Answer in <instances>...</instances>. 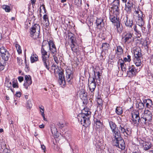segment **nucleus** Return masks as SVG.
Here are the masks:
<instances>
[{"instance_id": "27", "label": "nucleus", "mask_w": 153, "mask_h": 153, "mask_svg": "<svg viewBox=\"0 0 153 153\" xmlns=\"http://www.w3.org/2000/svg\"><path fill=\"white\" fill-rule=\"evenodd\" d=\"M142 58H143L134 57L133 59L134 62L137 67L140 66L141 65V59Z\"/></svg>"}, {"instance_id": "29", "label": "nucleus", "mask_w": 153, "mask_h": 153, "mask_svg": "<svg viewBox=\"0 0 153 153\" xmlns=\"http://www.w3.org/2000/svg\"><path fill=\"white\" fill-rule=\"evenodd\" d=\"M111 7L110 8H120V1L119 0H114L110 4Z\"/></svg>"}, {"instance_id": "57", "label": "nucleus", "mask_w": 153, "mask_h": 153, "mask_svg": "<svg viewBox=\"0 0 153 153\" xmlns=\"http://www.w3.org/2000/svg\"><path fill=\"white\" fill-rule=\"evenodd\" d=\"M120 67L121 68V69L122 71H125V72L126 71V65L125 64L122 65H120Z\"/></svg>"}, {"instance_id": "14", "label": "nucleus", "mask_w": 153, "mask_h": 153, "mask_svg": "<svg viewBox=\"0 0 153 153\" xmlns=\"http://www.w3.org/2000/svg\"><path fill=\"white\" fill-rule=\"evenodd\" d=\"M88 85L90 91L89 92V95L90 96V98H92L94 96V92L96 87L97 84L96 83L91 82L90 83L89 80H88Z\"/></svg>"}, {"instance_id": "28", "label": "nucleus", "mask_w": 153, "mask_h": 153, "mask_svg": "<svg viewBox=\"0 0 153 153\" xmlns=\"http://www.w3.org/2000/svg\"><path fill=\"white\" fill-rule=\"evenodd\" d=\"M115 26H116L117 32L120 33L122 32L123 27L119 21L115 24Z\"/></svg>"}, {"instance_id": "41", "label": "nucleus", "mask_w": 153, "mask_h": 153, "mask_svg": "<svg viewBox=\"0 0 153 153\" xmlns=\"http://www.w3.org/2000/svg\"><path fill=\"white\" fill-rule=\"evenodd\" d=\"M109 47V44L106 42H105L102 44V48L103 50H106L108 49Z\"/></svg>"}, {"instance_id": "54", "label": "nucleus", "mask_w": 153, "mask_h": 153, "mask_svg": "<svg viewBox=\"0 0 153 153\" xmlns=\"http://www.w3.org/2000/svg\"><path fill=\"white\" fill-rule=\"evenodd\" d=\"M97 105H101L102 104V100L100 98H98L97 99Z\"/></svg>"}, {"instance_id": "52", "label": "nucleus", "mask_w": 153, "mask_h": 153, "mask_svg": "<svg viewBox=\"0 0 153 153\" xmlns=\"http://www.w3.org/2000/svg\"><path fill=\"white\" fill-rule=\"evenodd\" d=\"M125 61L124 60V59H123L122 58L119 59L117 62L118 64L120 65H122L125 64L124 62Z\"/></svg>"}, {"instance_id": "48", "label": "nucleus", "mask_w": 153, "mask_h": 153, "mask_svg": "<svg viewBox=\"0 0 153 153\" xmlns=\"http://www.w3.org/2000/svg\"><path fill=\"white\" fill-rule=\"evenodd\" d=\"M74 4L77 7H80L82 5L81 0H74Z\"/></svg>"}, {"instance_id": "40", "label": "nucleus", "mask_w": 153, "mask_h": 153, "mask_svg": "<svg viewBox=\"0 0 153 153\" xmlns=\"http://www.w3.org/2000/svg\"><path fill=\"white\" fill-rule=\"evenodd\" d=\"M131 133V129L129 128H126L125 129V132L123 133L125 136H130Z\"/></svg>"}, {"instance_id": "6", "label": "nucleus", "mask_w": 153, "mask_h": 153, "mask_svg": "<svg viewBox=\"0 0 153 153\" xmlns=\"http://www.w3.org/2000/svg\"><path fill=\"white\" fill-rule=\"evenodd\" d=\"M112 144L113 146L121 149L122 150H124L125 148V144L124 141L121 137L114 138L112 140Z\"/></svg>"}, {"instance_id": "10", "label": "nucleus", "mask_w": 153, "mask_h": 153, "mask_svg": "<svg viewBox=\"0 0 153 153\" xmlns=\"http://www.w3.org/2000/svg\"><path fill=\"white\" fill-rule=\"evenodd\" d=\"M140 71V69H138L134 65H131L129 67L127 74L129 77H132L135 76Z\"/></svg>"}, {"instance_id": "56", "label": "nucleus", "mask_w": 153, "mask_h": 153, "mask_svg": "<svg viewBox=\"0 0 153 153\" xmlns=\"http://www.w3.org/2000/svg\"><path fill=\"white\" fill-rule=\"evenodd\" d=\"M42 7V8L44 10V13H46V9H45V6L44 5H43V4H42V5H41L40 6V10H39L40 13H41V12L42 9H41V8Z\"/></svg>"}, {"instance_id": "23", "label": "nucleus", "mask_w": 153, "mask_h": 153, "mask_svg": "<svg viewBox=\"0 0 153 153\" xmlns=\"http://www.w3.org/2000/svg\"><path fill=\"white\" fill-rule=\"evenodd\" d=\"M109 13L116 16H119L120 13L119 8H110L109 9Z\"/></svg>"}, {"instance_id": "18", "label": "nucleus", "mask_w": 153, "mask_h": 153, "mask_svg": "<svg viewBox=\"0 0 153 153\" xmlns=\"http://www.w3.org/2000/svg\"><path fill=\"white\" fill-rule=\"evenodd\" d=\"M128 16L126 15V17L123 19L125 25L127 27H132L133 25V20L132 19H128Z\"/></svg>"}, {"instance_id": "11", "label": "nucleus", "mask_w": 153, "mask_h": 153, "mask_svg": "<svg viewBox=\"0 0 153 153\" xmlns=\"http://www.w3.org/2000/svg\"><path fill=\"white\" fill-rule=\"evenodd\" d=\"M79 97L82 101L83 103L86 105L88 102L87 99L88 93L86 92L85 90L84 89H81L79 93Z\"/></svg>"}, {"instance_id": "59", "label": "nucleus", "mask_w": 153, "mask_h": 153, "mask_svg": "<svg viewBox=\"0 0 153 153\" xmlns=\"http://www.w3.org/2000/svg\"><path fill=\"white\" fill-rule=\"evenodd\" d=\"M97 110L99 109L100 111H101L102 109V104L98 105L97 106Z\"/></svg>"}, {"instance_id": "12", "label": "nucleus", "mask_w": 153, "mask_h": 153, "mask_svg": "<svg viewBox=\"0 0 153 153\" xmlns=\"http://www.w3.org/2000/svg\"><path fill=\"white\" fill-rule=\"evenodd\" d=\"M66 81L69 84L71 85L73 83V72L70 69L68 68L66 70Z\"/></svg>"}, {"instance_id": "46", "label": "nucleus", "mask_w": 153, "mask_h": 153, "mask_svg": "<svg viewBox=\"0 0 153 153\" xmlns=\"http://www.w3.org/2000/svg\"><path fill=\"white\" fill-rule=\"evenodd\" d=\"M12 83L13 87V88H19L17 80L13 79L12 81Z\"/></svg>"}, {"instance_id": "44", "label": "nucleus", "mask_w": 153, "mask_h": 153, "mask_svg": "<svg viewBox=\"0 0 153 153\" xmlns=\"http://www.w3.org/2000/svg\"><path fill=\"white\" fill-rule=\"evenodd\" d=\"M50 53L52 55H56L57 53V51L56 48L49 49Z\"/></svg>"}, {"instance_id": "36", "label": "nucleus", "mask_w": 153, "mask_h": 153, "mask_svg": "<svg viewBox=\"0 0 153 153\" xmlns=\"http://www.w3.org/2000/svg\"><path fill=\"white\" fill-rule=\"evenodd\" d=\"M136 107L139 110H141L144 108V105L142 102H137L136 104Z\"/></svg>"}, {"instance_id": "33", "label": "nucleus", "mask_w": 153, "mask_h": 153, "mask_svg": "<svg viewBox=\"0 0 153 153\" xmlns=\"http://www.w3.org/2000/svg\"><path fill=\"white\" fill-rule=\"evenodd\" d=\"M43 19L45 21L44 23H45V27H48L50 24L48 16L46 14L44 15L43 17Z\"/></svg>"}, {"instance_id": "60", "label": "nucleus", "mask_w": 153, "mask_h": 153, "mask_svg": "<svg viewBox=\"0 0 153 153\" xmlns=\"http://www.w3.org/2000/svg\"><path fill=\"white\" fill-rule=\"evenodd\" d=\"M10 150L7 148H4L3 150L2 153H10Z\"/></svg>"}, {"instance_id": "64", "label": "nucleus", "mask_w": 153, "mask_h": 153, "mask_svg": "<svg viewBox=\"0 0 153 153\" xmlns=\"http://www.w3.org/2000/svg\"><path fill=\"white\" fill-rule=\"evenodd\" d=\"M151 24L149 22V23H148L147 25V28H148V30L149 32V31L150 30V29H151Z\"/></svg>"}, {"instance_id": "8", "label": "nucleus", "mask_w": 153, "mask_h": 153, "mask_svg": "<svg viewBox=\"0 0 153 153\" xmlns=\"http://www.w3.org/2000/svg\"><path fill=\"white\" fill-rule=\"evenodd\" d=\"M152 112L148 110H145L144 111V115L142 117L143 120L141 122V124H144L146 125L148 122H151L152 120Z\"/></svg>"}, {"instance_id": "38", "label": "nucleus", "mask_w": 153, "mask_h": 153, "mask_svg": "<svg viewBox=\"0 0 153 153\" xmlns=\"http://www.w3.org/2000/svg\"><path fill=\"white\" fill-rule=\"evenodd\" d=\"M52 146L55 151H59L60 148L58 146L57 143L56 141L55 142L53 141Z\"/></svg>"}, {"instance_id": "3", "label": "nucleus", "mask_w": 153, "mask_h": 153, "mask_svg": "<svg viewBox=\"0 0 153 153\" xmlns=\"http://www.w3.org/2000/svg\"><path fill=\"white\" fill-rule=\"evenodd\" d=\"M40 31V27L39 25L36 23L34 24L30 29V37L34 40L39 38Z\"/></svg>"}, {"instance_id": "47", "label": "nucleus", "mask_w": 153, "mask_h": 153, "mask_svg": "<svg viewBox=\"0 0 153 153\" xmlns=\"http://www.w3.org/2000/svg\"><path fill=\"white\" fill-rule=\"evenodd\" d=\"M124 59L125 62H129L131 61V56L128 53L127 54V57H124Z\"/></svg>"}, {"instance_id": "35", "label": "nucleus", "mask_w": 153, "mask_h": 153, "mask_svg": "<svg viewBox=\"0 0 153 153\" xmlns=\"http://www.w3.org/2000/svg\"><path fill=\"white\" fill-rule=\"evenodd\" d=\"M10 55L9 52H7L5 53H4L1 56L2 59L6 61L8 60L10 57Z\"/></svg>"}, {"instance_id": "61", "label": "nucleus", "mask_w": 153, "mask_h": 153, "mask_svg": "<svg viewBox=\"0 0 153 153\" xmlns=\"http://www.w3.org/2000/svg\"><path fill=\"white\" fill-rule=\"evenodd\" d=\"M51 131L52 134L55 133L57 132L56 128L55 127L52 128H51Z\"/></svg>"}, {"instance_id": "21", "label": "nucleus", "mask_w": 153, "mask_h": 153, "mask_svg": "<svg viewBox=\"0 0 153 153\" xmlns=\"http://www.w3.org/2000/svg\"><path fill=\"white\" fill-rule=\"evenodd\" d=\"M133 3L132 2L129 1L125 4V10L126 13L129 14L131 12V9L133 8Z\"/></svg>"}, {"instance_id": "55", "label": "nucleus", "mask_w": 153, "mask_h": 153, "mask_svg": "<svg viewBox=\"0 0 153 153\" xmlns=\"http://www.w3.org/2000/svg\"><path fill=\"white\" fill-rule=\"evenodd\" d=\"M56 55H53V59L55 62L58 64L59 63V61L57 57L56 56Z\"/></svg>"}, {"instance_id": "43", "label": "nucleus", "mask_w": 153, "mask_h": 153, "mask_svg": "<svg viewBox=\"0 0 153 153\" xmlns=\"http://www.w3.org/2000/svg\"><path fill=\"white\" fill-rule=\"evenodd\" d=\"M15 46L18 54H20L21 53H22V51L20 46L18 44L16 43L15 45Z\"/></svg>"}, {"instance_id": "4", "label": "nucleus", "mask_w": 153, "mask_h": 153, "mask_svg": "<svg viewBox=\"0 0 153 153\" xmlns=\"http://www.w3.org/2000/svg\"><path fill=\"white\" fill-rule=\"evenodd\" d=\"M134 15L136 24L140 26H143L145 23L144 17L145 15L140 10H135Z\"/></svg>"}, {"instance_id": "63", "label": "nucleus", "mask_w": 153, "mask_h": 153, "mask_svg": "<svg viewBox=\"0 0 153 153\" xmlns=\"http://www.w3.org/2000/svg\"><path fill=\"white\" fill-rule=\"evenodd\" d=\"M41 148L43 150L44 152L45 153L46 150L45 146H44V145L43 144L42 145H41Z\"/></svg>"}, {"instance_id": "37", "label": "nucleus", "mask_w": 153, "mask_h": 153, "mask_svg": "<svg viewBox=\"0 0 153 153\" xmlns=\"http://www.w3.org/2000/svg\"><path fill=\"white\" fill-rule=\"evenodd\" d=\"M49 49L56 48L55 44L52 40H50L48 42Z\"/></svg>"}, {"instance_id": "2", "label": "nucleus", "mask_w": 153, "mask_h": 153, "mask_svg": "<svg viewBox=\"0 0 153 153\" xmlns=\"http://www.w3.org/2000/svg\"><path fill=\"white\" fill-rule=\"evenodd\" d=\"M45 45L42 44L41 48V54L42 61L45 67L50 71V61L49 59L50 54L48 55V52L45 50Z\"/></svg>"}, {"instance_id": "53", "label": "nucleus", "mask_w": 153, "mask_h": 153, "mask_svg": "<svg viewBox=\"0 0 153 153\" xmlns=\"http://www.w3.org/2000/svg\"><path fill=\"white\" fill-rule=\"evenodd\" d=\"M25 70L26 72L29 71L30 70V68L28 65L27 64L26 62V57L25 59Z\"/></svg>"}, {"instance_id": "15", "label": "nucleus", "mask_w": 153, "mask_h": 153, "mask_svg": "<svg viewBox=\"0 0 153 153\" xmlns=\"http://www.w3.org/2000/svg\"><path fill=\"white\" fill-rule=\"evenodd\" d=\"M25 82L23 84V85L25 88L27 89H28V87L32 83L31 77L30 75H25Z\"/></svg>"}, {"instance_id": "42", "label": "nucleus", "mask_w": 153, "mask_h": 153, "mask_svg": "<svg viewBox=\"0 0 153 153\" xmlns=\"http://www.w3.org/2000/svg\"><path fill=\"white\" fill-rule=\"evenodd\" d=\"M2 8L5 10L7 12H9L11 10L10 7L6 5H3L2 6Z\"/></svg>"}, {"instance_id": "13", "label": "nucleus", "mask_w": 153, "mask_h": 153, "mask_svg": "<svg viewBox=\"0 0 153 153\" xmlns=\"http://www.w3.org/2000/svg\"><path fill=\"white\" fill-rule=\"evenodd\" d=\"M94 121L96 124V128L97 131H102L104 130L105 126L101 122L100 118L94 117Z\"/></svg>"}, {"instance_id": "31", "label": "nucleus", "mask_w": 153, "mask_h": 153, "mask_svg": "<svg viewBox=\"0 0 153 153\" xmlns=\"http://www.w3.org/2000/svg\"><path fill=\"white\" fill-rule=\"evenodd\" d=\"M94 76L96 78V80L97 83H99L100 82V79L102 77L101 74L99 71L95 72L94 71Z\"/></svg>"}, {"instance_id": "9", "label": "nucleus", "mask_w": 153, "mask_h": 153, "mask_svg": "<svg viewBox=\"0 0 153 153\" xmlns=\"http://www.w3.org/2000/svg\"><path fill=\"white\" fill-rule=\"evenodd\" d=\"M132 122L134 124H138L139 123H141L142 120H143L142 117L140 118L139 111H134L132 113Z\"/></svg>"}, {"instance_id": "45", "label": "nucleus", "mask_w": 153, "mask_h": 153, "mask_svg": "<svg viewBox=\"0 0 153 153\" xmlns=\"http://www.w3.org/2000/svg\"><path fill=\"white\" fill-rule=\"evenodd\" d=\"M7 52H8V51L4 47H2L0 48V53L1 56L4 53H5Z\"/></svg>"}, {"instance_id": "1", "label": "nucleus", "mask_w": 153, "mask_h": 153, "mask_svg": "<svg viewBox=\"0 0 153 153\" xmlns=\"http://www.w3.org/2000/svg\"><path fill=\"white\" fill-rule=\"evenodd\" d=\"M91 112L89 109L86 107L82 110L81 113L77 116L78 120L81 124L85 127L89 126L91 123L90 118L91 117Z\"/></svg>"}, {"instance_id": "30", "label": "nucleus", "mask_w": 153, "mask_h": 153, "mask_svg": "<svg viewBox=\"0 0 153 153\" xmlns=\"http://www.w3.org/2000/svg\"><path fill=\"white\" fill-rule=\"evenodd\" d=\"M112 133L114 138L117 137V138L118 137H121V135L118 128V126Z\"/></svg>"}, {"instance_id": "20", "label": "nucleus", "mask_w": 153, "mask_h": 153, "mask_svg": "<svg viewBox=\"0 0 153 153\" xmlns=\"http://www.w3.org/2000/svg\"><path fill=\"white\" fill-rule=\"evenodd\" d=\"M144 103H146V107L149 108V110L153 112V104L152 103V100L150 99L144 100L143 101Z\"/></svg>"}, {"instance_id": "26", "label": "nucleus", "mask_w": 153, "mask_h": 153, "mask_svg": "<svg viewBox=\"0 0 153 153\" xmlns=\"http://www.w3.org/2000/svg\"><path fill=\"white\" fill-rule=\"evenodd\" d=\"M31 63H33L39 61L38 56L34 52L33 53L30 57Z\"/></svg>"}, {"instance_id": "39", "label": "nucleus", "mask_w": 153, "mask_h": 153, "mask_svg": "<svg viewBox=\"0 0 153 153\" xmlns=\"http://www.w3.org/2000/svg\"><path fill=\"white\" fill-rule=\"evenodd\" d=\"M115 112L118 115L122 114L123 112L122 108L120 107H117L116 108Z\"/></svg>"}, {"instance_id": "16", "label": "nucleus", "mask_w": 153, "mask_h": 153, "mask_svg": "<svg viewBox=\"0 0 153 153\" xmlns=\"http://www.w3.org/2000/svg\"><path fill=\"white\" fill-rule=\"evenodd\" d=\"M59 74L58 82L60 85H66V80L65 79L64 73L62 71L58 72Z\"/></svg>"}, {"instance_id": "58", "label": "nucleus", "mask_w": 153, "mask_h": 153, "mask_svg": "<svg viewBox=\"0 0 153 153\" xmlns=\"http://www.w3.org/2000/svg\"><path fill=\"white\" fill-rule=\"evenodd\" d=\"M5 84L6 86L8 88H11L12 83L11 82H9L8 81H6Z\"/></svg>"}, {"instance_id": "51", "label": "nucleus", "mask_w": 153, "mask_h": 153, "mask_svg": "<svg viewBox=\"0 0 153 153\" xmlns=\"http://www.w3.org/2000/svg\"><path fill=\"white\" fill-rule=\"evenodd\" d=\"M57 125L58 126L59 128H62L64 127L65 124L62 122H60L58 123Z\"/></svg>"}, {"instance_id": "17", "label": "nucleus", "mask_w": 153, "mask_h": 153, "mask_svg": "<svg viewBox=\"0 0 153 153\" xmlns=\"http://www.w3.org/2000/svg\"><path fill=\"white\" fill-rule=\"evenodd\" d=\"M143 26L137 25L136 24L134 25L133 26L134 30L135 32V34L138 37L141 36V31L142 30V27Z\"/></svg>"}, {"instance_id": "32", "label": "nucleus", "mask_w": 153, "mask_h": 153, "mask_svg": "<svg viewBox=\"0 0 153 153\" xmlns=\"http://www.w3.org/2000/svg\"><path fill=\"white\" fill-rule=\"evenodd\" d=\"M126 127V126L124 125L123 123L120 124V125L118 126V128L119 129L120 134L121 133L122 134L124 133V132H125V129Z\"/></svg>"}, {"instance_id": "50", "label": "nucleus", "mask_w": 153, "mask_h": 153, "mask_svg": "<svg viewBox=\"0 0 153 153\" xmlns=\"http://www.w3.org/2000/svg\"><path fill=\"white\" fill-rule=\"evenodd\" d=\"M51 71L53 72L54 74H58L59 71H60L59 69L58 68H55L51 67Z\"/></svg>"}, {"instance_id": "34", "label": "nucleus", "mask_w": 153, "mask_h": 153, "mask_svg": "<svg viewBox=\"0 0 153 153\" xmlns=\"http://www.w3.org/2000/svg\"><path fill=\"white\" fill-rule=\"evenodd\" d=\"M152 144L150 143L145 142L143 144V149L146 151L151 148Z\"/></svg>"}, {"instance_id": "7", "label": "nucleus", "mask_w": 153, "mask_h": 153, "mask_svg": "<svg viewBox=\"0 0 153 153\" xmlns=\"http://www.w3.org/2000/svg\"><path fill=\"white\" fill-rule=\"evenodd\" d=\"M133 34L129 31H125L122 35V40L126 44H129L132 42Z\"/></svg>"}, {"instance_id": "24", "label": "nucleus", "mask_w": 153, "mask_h": 153, "mask_svg": "<svg viewBox=\"0 0 153 153\" xmlns=\"http://www.w3.org/2000/svg\"><path fill=\"white\" fill-rule=\"evenodd\" d=\"M133 53L134 54V57L143 58L142 54L141 52V49L140 48H137L134 50Z\"/></svg>"}, {"instance_id": "25", "label": "nucleus", "mask_w": 153, "mask_h": 153, "mask_svg": "<svg viewBox=\"0 0 153 153\" xmlns=\"http://www.w3.org/2000/svg\"><path fill=\"white\" fill-rule=\"evenodd\" d=\"M118 16H116L113 14H111L109 13V19L111 22L115 24L119 21L117 19V17Z\"/></svg>"}, {"instance_id": "49", "label": "nucleus", "mask_w": 153, "mask_h": 153, "mask_svg": "<svg viewBox=\"0 0 153 153\" xmlns=\"http://www.w3.org/2000/svg\"><path fill=\"white\" fill-rule=\"evenodd\" d=\"M108 122L110 128L111 129H112L113 127H114L115 126L117 125L116 123L112 121L108 120Z\"/></svg>"}, {"instance_id": "5", "label": "nucleus", "mask_w": 153, "mask_h": 153, "mask_svg": "<svg viewBox=\"0 0 153 153\" xmlns=\"http://www.w3.org/2000/svg\"><path fill=\"white\" fill-rule=\"evenodd\" d=\"M68 39L71 43L70 46L72 51L74 52L77 53L79 51V45L77 43L74 34L71 33H68Z\"/></svg>"}, {"instance_id": "22", "label": "nucleus", "mask_w": 153, "mask_h": 153, "mask_svg": "<svg viewBox=\"0 0 153 153\" xmlns=\"http://www.w3.org/2000/svg\"><path fill=\"white\" fill-rule=\"evenodd\" d=\"M115 50V54L117 56L122 55L123 53V49L122 47L120 45H116Z\"/></svg>"}, {"instance_id": "19", "label": "nucleus", "mask_w": 153, "mask_h": 153, "mask_svg": "<svg viewBox=\"0 0 153 153\" xmlns=\"http://www.w3.org/2000/svg\"><path fill=\"white\" fill-rule=\"evenodd\" d=\"M103 19L102 18H97L96 22L97 28L99 29H101L104 26V23L103 22Z\"/></svg>"}, {"instance_id": "62", "label": "nucleus", "mask_w": 153, "mask_h": 153, "mask_svg": "<svg viewBox=\"0 0 153 153\" xmlns=\"http://www.w3.org/2000/svg\"><path fill=\"white\" fill-rule=\"evenodd\" d=\"M18 79L19 81L21 82L24 80V78L23 76H19L18 77Z\"/></svg>"}]
</instances>
